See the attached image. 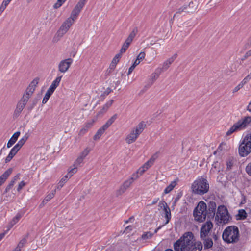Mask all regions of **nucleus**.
Segmentation results:
<instances>
[{"label":"nucleus","mask_w":251,"mask_h":251,"mask_svg":"<svg viewBox=\"0 0 251 251\" xmlns=\"http://www.w3.org/2000/svg\"><path fill=\"white\" fill-rule=\"evenodd\" d=\"M140 63V61L138 60L137 59L135 60L134 62L133 63V64H132V66H133L134 67H136V66H137L138 64H139V63Z\"/></svg>","instance_id":"60"},{"label":"nucleus","mask_w":251,"mask_h":251,"mask_svg":"<svg viewBox=\"0 0 251 251\" xmlns=\"http://www.w3.org/2000/svg\"><path fill=\"white\" fill-rule=\"evenodd\" d=\"M74 23V21L68 18L61 25L56 33V36L59 38L62 37L67 32Z\"/></svg>","instance_id":"10"},{"label":"nucleus","mask_w":251,"mask_h":251,"mask_svg":"<svg viewBox=\"0 0 251 251\" xmlns=\"http://www.w3.org/2000/svg\"><path fill=\"white\" fill-rule=\"evenodd\" d=\"M238 217V219L240 220L245 219L247 217V213L245 210L240 209L238 211V213L237 215Z\"/></svg>","instance_id":"38"},{"label":"nucleus","mask_w":251,"mask_h":251,"mask_svg":"<svg viewBox=\"0 0 251 251\" xmlns=\"http://www.w3.org/2000/svg\"><path fill=\"white\" fill-rule=\"evenodd\" d=\"M159 155V152L157 151L154 153L151 158L149 159L153 164L155 161L158 158Z\"/></svg>","instance_id":"43"},{"label":"nucleus","mask_w":251,"mask_h":251,"mask_svg":"<svg viewBox=\"0 0 251 251\" xmlns=\"http://www.w3.org/2000/svg\"><path fill=\"white\" fill-rule=\"evenodd\" d=\"M90 151V148L87 147L79 154V156L84 159V158L88 155Z\"/></svg>","instance_id":"37"},{"label":"nucleus","mask_w":251,"mask_h":251,"mask_svg":"<svg viewBox=\"0 0 251 251\" xmlns=\"http://www.w3.org/2000/svg\"><path fill=\"white\" fill-rule=\"evenodd\" d=\"M51 95H50V94H49L46 92V93L45 95V96L42 100V103L43 104L46 103L47 102V101L50 98V97Z\"/></svg>","instance_id":"50"},{"label":"nucleus","mask_w":251,"mask_h":251,"mask_svg":"<svg viewBox=\"0 0 251 251\" xmlns=\"http://www.w3.org/2000/svg\"><path fill=\"white\" fill-rule=\"evenodd\" d=\"M23 215V213H18L12 219L10 223V228H11L16 223H17Z\"/></svg>","instance_id":"32"},{"label":"nucleus","mask_w":251,"mask_h":251,"mask_svg":"<svg viewBox=\"0 0 251 251\" xmlns=\"http://www.w3.org/2000/svg\"><path fill=\"white\" fill-rule=\"evenodd\" d=\"M12 0H3V3L8 5Z\"/></svg>","instance_id":"62"},{"label":"nucleus","mask_w":251,"mask_h":251,"mask_svg":"<svg viewBox=\"0 0 251 251\" xmlns=\"http://www.w3.org/2000/svg\"><path fill=\"white\" fill-rule=\"evenodd\" d=\"M135 68V67L132 65L129 68L127 73L128 75H129L132 73V72L134 70Z\"/></svg>","instance_id":"59"},{"label":"nucleus","mask_w":251,"mask_h":251,"mask_svg":"<svg viewBox=\"0 0 251 251\" xmlns=\"http://www.w3.org/2000/svg\"><path fill=\"white\" fill-rule=\"evenodd\" d=\"M145 127L146 125L144 122L139 123L137 126L132 129L130 133L126 136L125 139L126 143L130 144L135 142Z\"/></svg>","instance_id":"5"},{"label":"nucleus","mask_w":251,"mask_h":251,"mask_svg":"<svg viewBox=\"0 0 251 251\" xmlns=\"http://www.w3.org/2000/svg\"><path fill=\"white\" fill-rule=\"evenodd\" d=\"M116 66V64H113L112 62H111L110 65V69H114L115 68Z\"/></svg>","instance_id":"64"},{"label":"nucleus","mask_w":251,"mask_h":251,"mask_svg":"<svg viewBox=\"0 0 251 251\" xmlns=\"http://www.w3.org/2000/svg\"><path fill=\"white\" fill-rule=\"evenodd\" d=\"M95 121L94 120L86 122L81 129L80 130L78 135L83 136L93 126Z\"/></svg>","instance_id":"19"},{"label":"nucleus","mask_w":251,"mask_h":251,"mask_svg":"<svg viewBox=\"0 0 251 251\" xmlns=\"http://www.w3.org/2000/svg\"><path fill=\"white\" fill-rule=\"evenodd\" d=\"M213 227V224L210 221L203 223L200 229V238L204 239L210 235V232Z\"/></svg>","instance_id":"11"},{"label":"nucleus","mask_w":251,"mask_h":251,"mask_svg":"<svg viewBox=\"0 0 251 251\" xmlns=\"http://www.w3.org/2000/svg\"><path fill=\"white\" fill-rule=\"evenodd\" d=\"M251 79V72L247 76H246L244 78V79L242 81V82L241 83H243V85H244V84L247 83Z\"/></svg>","instance_id":"46"},{"label":"nucleus","mask_w":251,"mask_h":251,"mask_svg":"<svg viewBox=\"0 0 251 251\" xmlns=\"http://www.w3.org/2000/svg\"><path fill=\"white\" fill-rule=\"evenodd\" d=\"M216 218H218L219 222L221 223H227L229 219V215L228 213L226 208L224 205L218 206L216 213Z\"/></svg>","instance_id":"9"},{"label":"nucleus","mask_w":251,"mask_h":251,"mask_svg":"<svg viewBox=\"0 0 251 251\" xmlns=\"http://www.w3.org/2000/svg\"><path fill=\"white\" fill-rule=\"evenodd\" d=\"M61 78L62 76H57L55 78V79L54 81H53L50 87L48 89L47 92L50 94V95H52V94L54 92L56 88L58 86L60 82Z\"/></svg>","instance_id":"17"},{"label":"nucleus","mask_w":251,"mask_h":251,"mask_svg":"<svg viewBox=\"0 0 251 251\" xmlns=\"http://www.w3.org/2000/svg\"><path fill=\"white\" fill-rule=\"evenodd\" d=\"M241 156H247L251 152V134L247 133L243 138L238 149Z\"/></svg>","instance_id":"6"},{"label":"nucleus","mask_w":251,"mask_h":251,"mask_svg":"<svg viewBox=\"0 0 251 251\" xmlns=\"http://www.w3.org/2000/svg\"><path fill=\"white\" fill-rule=\"evenodd\" d=\"M66 0H57V2L54 4L53 8L54 9H58L62 6Z\"/></svg>","instance_id":"42"},{"label":"nucleus","mask_w":251,"mask_h":251,"mask_svg":"<svg viewBox=\"0 0 251 251\" xmlns=\"http://www.w3.org/2000/svg\"><path fill=\"white\" fill-rule=\"evenodd\" d=\"M26 242H27L26 238V237L23 238L22 240H20V241L18 243L17 247L14 250L15 251H20L21 250V249L26 244Z\"/></svg>","instance_id":"34"},{"label":"nucleus","mask_w":251,"mask_h":251,"mask_svg":"<svg viewBox=\"0 0 251 251\" xmlns=\"http://www.w3.org/2000/svg\"><path fill=\"white\" fill-rule=\"evenodd\" d=\"M191 232L185 233L174 244L175 251H201L202 244L201 242H194Z\"/></svg>","instance_id":"1"},{"label":"nucleus","mask_w":251,"mask_h":251,"mask_svg":"<svg viewBox=\"0 0 251 251\" xmlns=\"http://www.w3.org/2000/svg\"><path fill=\"white\" fill-rule=\"evenodd\" d=\"M146 171V170L143 168V166H142L137 171L136 173H134V174H137L139 176H141Z\"/></svg>","instance_id":"48"},{"label":"nucleus","mask_w":251,"mask_h":251,"mask_svg":"<svg viewBox=\"0 0 251 251\" xmlns=\"http://www.w3.org/2000/svg\"><path fill=\"white\" fill-rule=\"evenodd\" d=\"M187 8V5H184L182 6V7H180L178 9L177 11L176 12V14H180L182 12L184 11L185 10H186Z\"/></svg>","instance_id":"52"},{"label":"nucleus","mask_w":251,"mask_h":251,"mask_svg":"<svg viewBox=\"0 0 251 251\" xmlns=\"http://www.w3.org/2000/svg\"><path fill=\"white\" fill-rule=\"evenodd\" d=\"M113 100H111L108 101L105 104H104L100 110L98 112L97 116H100L102 115L104 113L106 112L109 107L112 105L113 103Z\"/></svg>","instance_id":"23"},{"label":"nucleus","mask_w":251,"mask_h":251,"mask_svg":"<svg viewBox=\"0 0 251 251\" xmlns=\"http://www.w3.org/2000/svg\"><path fill=\"white\" fill-rule=\"evenodd\" d=\"M20 135V131H17L12 135L11 138L10 139V140L8 141L7 147V148H10L12 146H13L17 140L19 136Z\"/></svg>","instance_id":"24"},{"label":"nucleus","mask_w":251,"mask_h":251,"mask_svg":"<svg viewBox=\"0 0 251 251\" xmlns=\"http://www.w3.org/2000/svg\"><path fill=\"white\" fill-rule=\"evenodd\" d=\"M87 0H80L72 11L70 16L69 17L73 21L77 19L83 7L86 4Z\"/></svg>","instance_id":"12"},{"label":"nucleus","mask_w":251,"mask_h":251,"mask_svg":"<svg viewBox=\"0 0 251 251\" xmlns=\"http://www.w3.org/2000/svg\"><path fill=\"white\" fill-rule=\"evenodd\" d=\"M203 242L204 248L209 249L212 247L213 243L212 240L209 236L206 237L204 239H201Z\"/></svg>","instance_id":"26"},{"label":"nucleus","mask_w":251,"mask_h":251,"mask_svg":"<svg viewBox=\"0 0 251 251\" xmlns=\"http://www.w3.org/2000/svg\"><path fill=\"white\" fill-rule=\"evenodd\" d=\"M207 215L206 204L203 201L199 202L193 212L195 220L198 222H202L205 220Z\"/></svg>","instance_id":"7"},{"label":"nucleus","mask_w":251,"mask_h":251,"mask_svg":"<svg viewBox=\"0 0 251 251\" xmlns=\"http://www.w3.org/2000/svg\"><path fill=\"white\" fill-rule=\"evenodd\" d=\"M77 171V167L73 165L68 169V173L65 176H67V177L70 178L74 174H75Z\"/></svg>","instance_id":"31"},{"label":"nucleus","mask_w":251,"mask_h":251,"mask_svg":"<svg viewBox=\"0 0 251 251\" xmlns=\"http://www.w3.org/2000/svg\"><path fill=\"white\" fill-rule=\"evenodd\" d=\"M83 160L84 159L82 158L81 157L78 156L76 159L74 161L73 164L74 166L78 167V166H79L80 165V164H81L83 162Z\"/></svg>","instance_id":"41"},{"label":"nucleus","mask_w":251,"mask_h":251,"mask_svg":"<svg viewBox=\"0 0 251 251\" xmlns=\"http://www.w3.org/2000/svg\"><path fill=\"white\" fill-rule=\"evenodd\" d=\"M251 56V49L249 50H248L245 54L244 57V59H246L247 58H248V57L249 56Z\"/></svg>","instance_id":"57"},{"label":"nucleus","mask_w":251,"mask_h":251,"mask_svg":"<svg viewBox=\"0 0 251 251\" xmlns=\"http://www.w3.org/2000/svg\"><path fill=\"white\" fill-rule=\"evenodd\" d=\"M176 181H173L165 189L164 193L165 194H168L170 192L174 187L176 185Z\"/></svg>","instance_id":"35"},{"label":"nucleus","mask_w":251,"mask_h":251,"mask_svg":"<svg viewBox=\"0 0 251 251\" xmlns=\"http://www.w3.org/2000/svg\"><path fill=\"white\" fill-rule=\"evenodd\" d=\"M177 54L176 53L174 54L171 57L167 59L162 65V67L160 68L162 69V72L163 71L167 70L174 60L177 58Z\"/></svg>","instance_id":"18"},{"label":"nucleus","mask_w":251,"mask_h":251,"mask_svg":"<svg viewBox=\"0 0 251 251\" xmlns=\"http://www.w3.org/2000/svg\"><path fill=\"white\" fill-rule=\"evenodd\" d=\"M20 174H17L13 178L12 180H14L16 182L17 180L20 179Z\"/></svg>","instance_id":"58"},{"label":"nucleus","mask_w":251,"mask_h":251,"mask_svg":"<svg viewBox=\"0 0 251 251\" xmlns=\"http://www.w3.org/2000/svg\"><path fill=\"white\" fill-rule=\"evenodd\" d=\"M139 177L137 174H133L132 176L127 180L125 181L117 190L116 195L117 196H120L124 193L126 190L131 186L134 181Z\"/></svg>","instance_id":"8"},{"label":"nucleus","mask_w":251,"mask_h":251,"mask_svg":"<svg viewBox=\"0 0 251 251\" xmlns=\"http://www.w3.org/2000/svg\"><path fill=\"white\" fill-rule=\"evenodd\" d=\"M243 83H239L236 87L234 88V89L233 90V93H235L239 91L241 88L243 87Z\"/></svg>","instance_id":"53"},{"label":"nucleus","mask_w":251,"mask_h":251,"mask_svg":"<svg viewBox=\"0 0 251 251\" xmlns=\"http://www.w3.org/2000/svg\"><path fill=\"white\" fill-rule=\"evenodd\" d=\"M191 188L194 193L202 195L208 191L209 184L205 178L201 177L194 181Z\"/></svg>","instance_id":"3"},{"label":"nucleus","mask_w":251,"mask_h":251,"mask_svg":"<svg viewBox=\"0 0 251 251\" xmlns=\"http://www.w3.org/2000/svg\"><path fill=\"white\" fill-rule=\"evenodd\" d=\"M39 82V79L36 78L34 79L29 85L28 87L26 88L25 93L29 94V96H31L34 91L35 90L36 87Z\"/></svg>","instance_id":"16"},{"label":"nucleus","mask_w":251,"mask_h":251,"mask_svg":"<svg viewBox=\"0 0 251 251\" xmlns=\"http://www.w3.org/2000/svg\"><path fill=\"white\" fill-rule=\"evenodd\" d=\"M25 105L26 104L25 103L22 102L20 101H19L14 110V115L15 117L19 116L25 107Z\"/></svg>","instance_id":"22"},{"label":"nucleus","mask_w":251,"mask_h":251,"mask_svg":"<svg viewBox=\"0 0 251 251\" xmlns=\"http://www.w3.org/2000/svg\"><path fill=\"white\" fill-rule=\"evenodd\" d=\"M246 170L248 174L251 176V163L247 166Z\"/></svg>","instance_id":"55"},{"label":"nucleus","mask_w":251,"mask_h":251,"mask_svg":"<svg viewBox=\"0 0 251 251\" xmlns=\"http://www.w3.org/2000/svg\"><path fill=\"white\" fill-rule=\"evenodd\" d=\"M28 139V136H24L22 139H21L14 146L16 149L19 151L22 148L24 144L25 143Z\"/></svg>","instance_id":"30"},{"label":"nucleus","mask_w":251,"mask_h":251,"mask_svg":"<svg viewBox=\"0 0 251 251\" xmlns=\"http://www.w3.org/2000/svg\"><path fill=\"white\" fill-rule=\"evenodd\" d=\"M153 234L147 232L142 235V238L144 240L150 239L152 236Z\"/></svg>","instance_id":"44"},{"label":"nucleus","mask_w":251,"mask_h":251,"mask_svg":"<svg viewBox=\"0 0 251 251\" xmlns=\"http://www.w3.org/2000/svg\"><path fill=\"white\" fill-rule=\"evenodd\" d=\"M56 191V189H54V190H52L51 193H49L47 196H46V197L45 198V201H49L51 199H52L55 196Z\"/></svg>","instance_id":"40"},{"label":"nucleus","mask_w":251,"mask_h":251,"mask_svg":"<svg viewBox=\"0 0 251 251\" xmlns=\"http://www.w3.org/2000/svg\"><path fill=\"white\" fill-rule=\"evenodd\" d=\"M112 90L110 88H107L106 90L103 92V96H107L109 95V94L112 92Z\"/></svg>","instance_id":"56"},{"label":"nucleus","mask_w":251,"mask_h":251,"mask_svg":"<svg viewBox=\"0 0 251 251\" xmlns=\"http://www.w3.org/2000/svg\"><path fill=\"white\" fill-rule=\"evenodd\" d=\"M106 129H107L102 126L97 131L95 135L94 136L93 139L94 140H98L100 139L101 135L104 133Z\"/></svg>","instance_id":"29"},{"label":"nucleus","mask_w":251,"mask_h":251,"mask_svg":"<svg viewBox=\"0 0 251 251\" xmlns=\"http://www.w3.org/2000/svg\"><path fill=\"white\" fill-rule=\"evenodd\" d=\"M19 150L16 149L15 147H13V148L11 150L9 154L6 157L5 159V162L7 163L11 161V160L13 158V157L16 155V154L18 152Z\"/></svg>","instance_id":"27"},{"label":"nucleus","mask_w":251,"mask_h":251,"mask_svg":"<svg viewBox=\"0 0 251 251\" xmlns=\"http://www.w3.org/2000/svg\"><path fill=\"white\" fill-rule=\"evenodd\" d=\"M247 109L248 111L251 112V102L248 104Z\"/></svg>","instance_id":"63"},{"label":"nucleus","mask_w":251,"mask_h":251,"mask_svg":"<svg viewBox=\"0 0 251 251\" xmlns=\"http://www.w3.org/2000/svg\"><path fill=\"white\" fill-rule=\"evenodd\" d=\"M235 162V159L233 157H229L227 158L226 165V171H230L232 167L233 166Z\"/></svg>","instance_id":"25"},{"label":"nucleus","mask_w":251,"mask_h":251,"mask_svg":"<svg viewBox=\"0 0 251 251\" xmlns=\"http://www.w3.org/2000/svg\"><path fill=\"white\" fill-rule=\"evenodd\" d=\"M145 55H146V54H145V52H144V51L141 52L139 54V55L137 56L136 59L140 61V62L141 61H142L145 58Z\"/></svg>","instance_id":"49"},{"label":"nucleus","mask_w":251,"mask_h":251,"mask_svg":"<svg viewBox=\"0 0 251 251\" xmlns=\"http://www.w3.org/2000/svg\"><path fill=\"white\" fill-rule=\"evenodd\" d=\"M25 185V183L23 181L20 182L18 185L17 191L19 192Z\"/></svg>","instance_id":"54"},{"label":"nucleus","mask_w":251,"mask_h":251,"mask_svg":"<svg viewBox=\"0 0 251 251\" xmlns=\"http://www.w3.org/2000/svg\"><path fill=\"white\" fill-rule=\"evenodd\" d=\"M48 202V201H45V199L44 198V199L43 200V201H42V202L41 203L40 205V207H43L44 206V205L45 204L47 203V202Z\"/></svg>","instance_id":"61"},{"label":"nucleus","mask_w":251,"mask_h":251,"mask_svg":"<svg viewBox=\"0 0 251 251\" xmlns=\"http://www.w3.org/2000/svg\"><path fill=\"white\" fill-rule=\"evenodd\" d=\"M19 150L16 149L15 147H13V148L11 150L9 154L6 157L5 159V162L7 163L11 161V160L13 158V157L16 155V154L18 152Z\"/></svg>","instance_id":"28"},{"label":"nucleus","mask_w":251,"mask_h":251,"mask_svg":"<svg viewBox=\"0 0 251 251\" xmlns=\"http://www.w3.org/2000/svg\"><path fill=\"white\" fill-rule=\"evenodd\" d=\"M238 228L235 226H229L224 231L222 238L227 243H235L239 240Z\"/></svg>","instance_id":"2"},{"label":"nucleus","mask_w":251,"mask_h":251,"mask_svg":"<svg viewBox=\"0 0 251 251\" xmlns=\"http://www.w3.org/2000/svg\"><path fill=\"white\" fill-rule=\"evenodd\" d=\"M153 164L149 160L147 162H146L142 166L146 170H147L149 168H150Z\"/></svg>","instance_id":"47"},{"label":"nucleus","mask_w":251,"mask_h":251,"mask_svg":"<svg viewBox=\"0 0 251 251\" xmlns=\"http://www.w3.org/2000/svg\"><path fill=\"white\" fill-rule=\"evenodd\" d=\"M159 206L160 208H163V211L165 213V218L166 219V222L164 225L168 224L171 218V211L169 207L168 206L167 204L165 201L160 202L159 204Z\"/></svg>","instance_id":"15"},{"label":"nucleus","mask_w":251,"mask_h":251,"mask_svg":"<svg viewBox=\"0 0 251 251\" xmlns=\"http://www.w3.org/2000/svg\"><path fill=\"white\" fill-rule=\"evenodd\" d=\"M72 62L73 59L72 58L61 60L58 64V71L62 73H66L68 70Z\"/></svg>","instance_id":"14"},{"label":"nucleus","mask_w":251,"mask_h":251,"mask_svg":"<svg viewBox=\"0 0 251 251\" xmlns=\"http://www.w3.org/2000/svg\"><path fill=\"white\" fill-rule=\"evenodd\" d=\"M161 73L162 69L160 68H157L151 74L149 79V82L151 83V85H152L158 79Z\"/></svg>","instance_id":"20"},{"label":"nucleus","mask_w":251,"mask_h":251,"mask_svg":"<svg viewBox=\"0 0 251 251\" xmlns=\"http://www.w3.org/2000/svg\"><path fill=\"white\" fill-rule=\"evenodd\" d=\"M15 183V182L14 181V180H12L10 181V182L9 183V184L6 187V188L5 189V192H7L8 191H9L11 189V188L13 187V186L14 185Z\"/></svg>","instance_id":"51"},{"label":"nucleus","mask_w":251,"mask_h":251,"mask_svg":"<svg viewBox=\"0 0 251 251\" xmlns=\"http://www.w3.org/2000/svg\"><path fill=\"white\" fill-rule=\"evenodd\" d=\"M251 122V117L246 116L243 118L239 120L229 128L226 132V136L231 135L233 133L240 131L246 128Z\"/></svg>","instance_id":"4"},{"label":"nucleus","mask_w":251,"mask_h":251,"mask_svg":"<svg viewBox=\"0 0 251 251\" xmlns=\"http://www.w3.org/2000/svg\"><path fill=\"white\" fill-rule=\"evenodd\" d=\"M121 57V54H117L115 55V56L112 59V61L111 62H112L113 64H115L117 65V64L119 61L120 58Z\"/></svg>","instance_id":"45"},{"label":"nucleus","mask_w":251,"mask_h":251,"mask_svg":"<svg viewBox=\"0 0 251 251\" xmlns=\"http://www.w3.org/2000/svg\"><path fill=\"white\" fill-rule=\"evenodd\" d=\"M138 32V29L137 28H134L132 31L130 32L128 37L126 40L125 42L123 44L121 50H120V53H123L125 52L126 50L129 47L130 44L133 41L134 38L136 36V35Z\"/></svg>","instance_id":"13"},{"label":"nucleus","mask_w":251,"mask_h":251,"mask_svg":"<svg viewBox=\"0 0 251 251\" xmlns=\"http://www.w3.org/2000/svg\"><path fill=\"white\" fill-rule=\"evenodd\" d=\"M216 208V203L214 201H210L208 203V209H207L208 217H213L215 214Z\"/></svg>","instance_id":"21"},{"label":"nucleus","mask_w":251,"mask_h":251,"mask_svg":"<svg viewBox=\"0 0 251 251\" xmlns=\"http://www.w3.org/2000/svg\"><path fill=\"white\" fill-rule=\"evenodd\" d=\"M69 179V178L67 177V176H65L61 178V179L58 182L56 189L60 190L66 183V182L68 181Z\"/></svg>","instance_id":"36"},{"label":"nucleus","mask_w":251,"mask_h":251,"mask_svg":"<svg viewBox=\"0 0 251 251\" xmlns=\"http://www.w3.org/2000/svg\"><path fill=\"white\" fill-rule=\"evenodd\" d=\"M117 114H115L103 126L106 129H108V128L113 124V123L117 119Z\"/></svg>","instance_id":"33"},{"label":"nucleus","mask_w":251,"mask_h":251,"mask_svg":"<svg viewBox=\"0 0 251 251\" xmlns=\"http://www.w3.org/2000/svg\"><path fill=\"white\" fill-rule=\"evenodd\" d=\"M30 97H31V96H29V94H26L25 93H24L22 98L19 101L25 103V104H26L29 99Z\"/></svg>","instance_id":"39"}]
</instances>
